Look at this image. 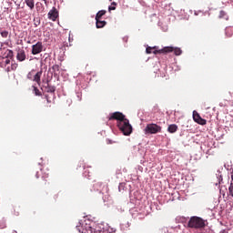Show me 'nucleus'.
Masks as SVG:
<instances>
[{
	"label": "nucleus",
	"instance_id": "obj_20",
	"mask_svg": "<svg viewBox=\"0 0 233 233\" xmlns=\"http://www.w3.org/2000/svg\"><path fill=\"white\" fill-rule=\"evenodd\" d=\"M33 89L35 96H43V94H41V91H39V89L36 86H33Z\"/></svg>",
	"mask_w": 233,
	"mask_h": 233
},
{
	"label": "nucleus",
	"instance_id": "obj_19",
	"mask_svg": "<svg viewBox=\"0 0 233 233\" xmlns=\"http://www.w3.org/2000/svg\"><path fill=\"white\" fill-rule=\"evenodd\" d=\"M46 90L47 92L54 94V92H56V86L47 85Z\"/></svg>",
	"mask_w": 233,
	"mask_h": 233
},
{
	"label": "nucleus",
	"instance_id": "obj_23",
	"mask_svg": "<svg viewBox=\"0 0 233 233\" xmlns=\"http://www.w3.org/2000/svg\"><path fill=\"white\" fill-rule=\"evenodd\" d=\"M87 232H90V233H101V231H96L94 229V228H92V227H88Z\"/></svg>",
	"mask_w": 233,
	"mask_h": 233
},
{
	"label": "nucleus",
	"instance_id": "obj_30",
	"mask_svg": "<svg viewBox=\"0 0 233 233\" xmlns=\"http://www.w3.org/2000/svg\"><path fill=\"white\" fill-rule=\"evenodd\" d=\"M83 168H85V165H83Z\"/></svg>",
	"mask_w": 233,
	"mask_h": 233
},
{
	"label": "nucleus",
	"instance_id": "obj_29",
	"mask_svg": "<svg viewBox=\"0 0 233 233\" xmlns=\"http://www.w3.org/2000/svg\"><path fill=\"white\" fill-rule=\"evenodd\" d=\"M107 145H112V140H107Z\"/></svg>",
	"mask_w": 233,
	"mask_h": 233
},
{
	"label": "nucleus",
	"instance_id": "obj_9",
	"mask_svg": "<svg viewBox=\"0 0 233 233\" xmlns=\"http://www.w3.org/2000/svg\"><path fill=\"white\" fill-rule=\"evenodd\" d=\"M193 119L194 122L198 123V125H207V120L203 119L196 111L193 112Z\"/></svg>",
	"mask_w": 233,
	"mask_h": 233
},
{
	"label": "nucleus",
	"instance_id": "obj_25",
	"mask_svg": "<svg viewBox=\"0 0 233 233\" xmlns=\"http://www.w3.org/2000/svg\"><path fill=\"white\" fill-rule=\"evenodd\" d=\"M32 74H34V71L29 72V73L27 74V79H32Z\"/></svg>",
	"mask_w": 233,
	"mask_h": 233
},
{
	"label": "nucleus",
	"instance_id": "obj_4",
	"mask_svg": "<svg viewBox=\"0 0 233 233\" xmlns=\"http://www.w3.org/2000/svg\"><path fill=\"white\" fill-rule=\"evenodd\" d=\"M35 176L37 179L41 178L38 182L40 187H46L48 185V173H43V169H40V171L36 172Z\"/></svg>",
	"mask_w": 233,
	"mask_h": 233
},
{
	"label": "nucleus",
	"instance_id": "obj_28",
	"mask_svg": "<svg viewBox=\"0 0 233 233\" xmlns=\"http://www.w3.org/2000/svg\"><path fill=\"white\" fill-rule=\"evenodd\" d=\"M46 99L47 103H52V101H50V99L48 98V96H46Z\"/></svg>",
	"mask_w": 233,
	"mask_h": 233
},
{
	"label": "nucleus",
	"instance_id": "obj_14",
	"mask_svg": "<svg viewBox=\"0 0 233 233\" xmlns=\"http://www.w3.org/2000/svg\"><path fill=\"white\" fill-rule=\"evenodd\" d=\"M219 19H225L226 21H228V15H227V12L221 10L219 12V15H218Z\"/></svg>",
	"mask_w": 233,
	"mask_h": 233
},
{
	"label": "nucleus",
	"instance_id": "obj_7",
	"mask_svg": "<svg viewBox=\"0 0 233 233\" xmlns=\"http://www.w3.org/2000/svg\"><path fill=\"white\" fill-rule=\"evenodd\" d=\"M41 52H43V42H37L32 46L31 54L33 56H37V54H41Z\"/></svg>",
	"mask_w": 233,
	"mask_h": 233
},
{
	"label": "nucleus",
	"instance_id": "obj_18",
	"mask_svg": "<svg viewBox=\"0 0 233 233\" xmlns=\"http://www.w3.org/2000/svg\"><path fill=\"white\" fill-rule=\"evenodd\" d=\"M52 70H53L55 76H57V74H59V70H60L59 65H54L52 66Z\"/></svg>",
	"mask_w": 233,
	"mask_h": 233
},
{
	"label": "nucleus",
	"instance_id": "obj_21",
	"mask_svg": "<svg viewBox=\"0 0 233 233\" xmlns=\"http://www.w3.org/2000/svg\"><path fill=\"white\" fill-rule=\"evenodd\" d=\"M228 196L233 198V184H229Z\"/></svg>",
	"mask_w": 233,
	"mask_h": 233
},
{
	"label": "nucleus",
	"instance_id": "obj_15",
	"mask_svg": "<svg viewBox=\"0 0 233 233\" xmlns=\"http://www.w3.org/2000/svg\"><path fill=\"white\" fill-rule=\"evenodd\" d=\"M25 5L30 7V10H34V7L35 6L34 0H25Z\"/></svg>",
	"mask_w": 233,
	"mask_h": 233
},
{
	"label": "nucleus",
	"instance_id": "obj_1",
	"mask_svg": "<svg viewBox=\"0 0 233 233\" xmlns=\"http://www.w3.org/2000/svg\"><path fill=\"white\" fill-rule=\"evenodd\" d=\"M108 121H116V126L124 136H130L132 134V125L125 115L119 111L111 113L107 117Z\"/></svg>",
	"mask_w": 233,
	"mask_h": 233
},
{
	"label": "nucleus",
	"instance_id": "obj_3",
	"mask_svg": "<svg viewBox=\"0 0 233 233\" xmlns=\"http://www.w3.org/2000/svg\"><path fill=\"white\" fill-rule=\"evenodd\" d=\"M173 50L172 47H163L160 50H156V47H147L146 52L147 54H170V52Z\"/></svg>",
	"mask_w": 233,
	"mask_h": 233
},
{
	"label": "nucleus",
	"instance_id": "obj_12",
	"mask_svg": "<svg viewBox=\"0 0 233 233\" xmlns=\"http://www.w3.org/2000/svg\"><path fill=\"white\" fill-rule=\"evenodd\" d=\"M96 28H105L106 26V21H103L101 19L96 20Z\"/></svg>",
	"mask_w": 233,
	"mask_h": 233
},
{
	"label": "nucleus",
	"instance_id": "obj_26",
	"mask_svg": "<svg viewBox=\"0 0 233 233\" xmlns=\"http://www.w3.org/2000/svg\"><path fill=\"white\" fill-rule=\"evenodd\" d=\"M230 185H233V171L231 172V180H230Z\"/></svg>",
	"mask_w": 233,
	"mask_h": 233
},
{
	"label": "nucleus",
	"instance_id": "obj_24",
	"mask_svg": "<svg viewBox=\"0 0 233 233\" xmlns=\"http://www.w3.org/2000/svg\"><path fill=\"white\" fill-rule=\"evenodd\" d=\"M1 35H2V37H5V38L8 37V31H6V30L2 31Z\"/></svg>",
	"mask_w": 233,
	"mask_h": 233
},
{
	"label": "nucleus",
	"instance_id": "obj_8",
	"mask_svg": "<svg viewBox=\"0 0 233 233\" xmlns=\"http://www.w3.org/2000/svg\"><path fill=\"white\" fill-rule=\"evenodd\" d=\"M48 19L51 21H57V17H59V11L56 7H53L47 14Z\"/></svg>",
	"mask_w": 233,
	"mask_h": 233
},
{
	"label": "nucleus",
	"instance_id": "obj_16",
	"mask_svg": "<svg viewBox=\"0 0 233 233\" xmlns=\"http://www.w3.org/2000/svg\"><path fill=\"white\" fill-rule=\"evenodd\" d=\"M105 14H106V10L98 11L95 17L96 21H97V19H101V17H103V15H105Z\"/></svg>",
	"mask_w": 233,
	"mask_h": 233
},
{
	"label": "nucleus",
	"instance_id": "obj_13",
	"mask_svg": "<svg viewBox=\"0 0 233 233\" xmlns=\"http://www.w3.org/2000/svg\"><path fill=\"white\" fill-rule=\"evenodd\" d=\"M169 134H176L177 132V126L176 124H171L167 127Z\"/></svg>",
	"mask_w": 233,
	"mask_h": 233
},
{
	"label": "nucleus",
	"instance_id": "obj_10",
	"mask_svg": "<svg viewBox=\"0 0 233 233\" xmlns=\"http://www.w3.org/2000/svg\"><path fill=\"white\" fill-rule=\"evenodd\" d=\"M17 61L23 62L26 59V53L24 49H19L16 55Z\"/></svg>",
	"mask_w": 233,
	"mask_h": 233
},
{
	"label": "nucleus",
	"instance_id": "obj_27",
	"mask_svg": "<svg viewBox=\"0 0 233 233\" xmlns=\"http://www.w3.org/2000/svg\"><path fill=\"white\" fill-rule=\"evenodd\" d=\"M81 228H82L81 226H76V230H78V232H81Z\"/></svg>",
	"mask_w": 233,
	"mask_h": 233
},
{
	"label": "nucleus",
	"instance_id": "obj_5",
	"mask_svg": "<svg viewBox=\"0 0 233 233\" xmlns=\"http://www.w3.org/2000/svg\"><path fill=\"white\" fill-rule=\"evenodd\" d=\"M161 130V126H157V124H147L145 128L146 134H159Z\"/></svg>",
	"mask_w": 233,
	"mask_h": 233
},
{
	"label": "nucleus",
	"instance_id": "obj_22",
	"mask_svg": "<svg viewBox=\"0 0 233 233\" xmlns=\"http://www.w3.org/2000/svg\"><path fill=\"white\" fill-rule=\"evenodd\" d=\"M117 4L116 3V2H113L112 4H111V5L108 7V10H109V12H111V10H116V5Z\"/></svg>",
	"mask_w": 233,
	"mask_h": 233
},
{
	"label": "nucleus",
	"instance_id": "obj_17",
	"mask_svg": "<svg viewBox=\"0 0 233 233\" xmlns=\"http://www.w3.org/2000/svg\"><path fill=\"white\" fill-rule=\"evenodd\" d=\"M170 48H173V50L171 52H174L175 56H181V54H183V51L181 50V48L179 47H172V46H169Z\"/></svg>",
	"mask_w": 233,
	"mask_h": 233
},
{
	"label": "nucleus",
	"instance_id": "obj_11",
	"mask_svg": "<svg viewBox=\"0 0 233 233\" xmlns=\"http://www.w3.org/2000/svg\"><path fill=\"white\" fill-rule=\"evenodd\" d=\"M43 76V71H38L33 78V81H35L37 85H41V76Z\"/></svg>",
	"mask_w": 233,
	"mask_h": 233
},
{
	"label": "nucleus",
	"instance_id": "obj_2",
	"mask_svg": "<svg viewBox=\"0 0 233 233\" xmlns=\"http://www.w3.org/2000/svg\"><path fill=\"white\" fill-rule=\"evenodd\" d=\"M207 227V220L201 217L193 216L187 221V228H194L195 230H203Z\"/></svg>",
	"mask_w": 233,
	"mask_h": 233
},
{
	"label": "nucleus",
	"instance_id": "obj_6",
	"mask_svg": "<svg viewBox=\"0 0 233 233\" xmlns=\"http://www.w3.org/2000/svg\"><path fill=\"white\" fill-rule=\"evenodd\" d=\"M14 57V51L7 49L5 53L4 54L3 59H5V61L0 62V66H6V65H10V59Z\"/></svg>",
	"mask_w": 233,
	"mask_h": 233
}]
</instances>
